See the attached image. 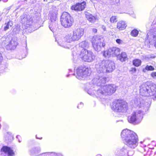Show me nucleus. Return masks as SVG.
Masks as SVG:
<instances>
[{
	"label": "nucleus",
	"mask_w": 156,
	"mask_h": 156,
	"mask_svg": "<svg viewBox=\"0 0 156 156\" xmlns=\"http://www.w3.org/2000/svg\"><path fill=\"white\" fill-rule=\"evenodd\" d=\"M135 105L141 110H139L134 111L130 116L128 117V122L133 124L140 123L143 118V115L144 111L146 112L148 109V103L145 101L140 97L135 98L134 100Z\"/></svg>",
	"instance_id": "obj_1"
},
{
	"label": "nucleus",
	"mask_w": 156,
	"mask_h": 156,
	"mask_svg": "<svg viewBox=\"0 0 156 156\" xmlns=\"http://www.w3.org/2000/svg\"><path fill=\"white\" fill-rule=\"evenodd\" d=\"M121 136L125 144L128 147L134 149L137 146L138 136L133 131L124 129L122 131Z\"/></svg>",
	"instance_id": "obj_2"
},
{
	"label": "nucleus",
	"mask_w": 156,
	"mask_h": 156,
	"mask_svg": "<svg viewBox=\"0 0 156 156\" xmlns=\"http://www.w3.org/2000/svg\"><path fill=\"white\" fill-rule=\"evenodd\" d=\"M95 68L97 73L99 74L109 73L115 69L114 62L109 60L100 61L96 64Z\"/></svg>",
	"instance_id": "obj_3"
},
{
	"label": "nucleus",
	"mask_w": 156,
	"mask_h": 156,
	"mask_svg": "<svg viewBox=\"0 0 156 156\" xmlns=\"http://www.w3.org/2000/svg\"><path fill=\"white\" fill-rule=\"evenodd\" d=\"M120 50L119 48L116 47L110 48L105 51L103 55L105 57L108 58L111 56L117 57L118 59L122 62L127 60V56L125 52H123L120 54Z\"/></svg>",
	"instance_id": "obj_4"
},
{
	"label": "nucleus",
	"mask_w": 156,
	"mask_h": 156,
	"mask_svg": "<svg viewBox=\"0 0 156 156\" xmlns=\"http://www.w3.org/2000/svg\"><path fill=\"white\" fill-rule=\"evenodd\" d=\"M140 93L141 95L145 97L156 95V84L154 83H151L149 85L143 84L140 87Z\"/></svg>",
	"instance_id": "obj_5"
},
{
	"label": "nucleus",
	"mask_w": 156,
	"mask_h": 156,
	"mask_svg": "<svg viewBox=\"0 0 156 156\" xmlns=\"http://www.w3.org/2000/svg\"><path fill=\"white\" fill-rule=\"evenodd\" d=\"M52 10L50 11L49 14V27L53 32L56 30L58 28L57 12L58 8L55 6L52 7Z\"/></svg>",
	"instance_id": "obj_6"
},
{
	"label": "nucleus",
	"mask_w": 156,
	"mask_h": 156,
	"mask_svg": "<svg viewBox=\"0 0 156 156\" xmlns=\"http://www.w3.org/2000/svg\"><path fill=\"white\" fill-rule=\"evenodd\" d=\"M94 88L90 89L88 90V93L91 96L94 95L101 100L105 99L107 96L104 86H95Z\"/></svg>",
	"instance_id": "obj_7"
},
{
	"label": "nucleus",
	"mask_w": 156,
	"mask_h": 156,
	"mask_svg": "<svg viewBox=\"0 0 156 156\" xmlns=\"http://www.w3.org/2000/svg\"><path fill=\"white\" fill-rule=\"evenodd\" d=\"M91 72V70L88 68L81 66L75 69L73 75L77 79L81 80L90 75Z\"/></svg>",
	"instance_id": "obj_8"
},
{
	"label": "nucleus",
	"mask_w": 156,
	"mask_h": 156,
	"mask_svg": "<svg viewBox=\"0 0 156 156\" xmlns=\"http://www.w3.org/2000/svg\"><path fill=\"white\" fill-rule=\"evenodd\" d=\"M128 109L127 104L123 100H118L113 103L112 109L115 112L123 113Z\"/></svg>",
	"instance_id": "obj_9"
},
{
	"label": "nucleus",
	"mask_w": 156,
	"mask_h": 156,
	"mask_svg": "<svg viewBox=\"0 0 156 156\" xmlns=\"http://www.w3.org/2000/svg\"><path fill=\"white\" fill-rule=\"evenodd\" d=\"M77 54H78L82 60L85 62H91L95 58V55L91 51L86 49H82L80 51H78Z\"/></svg>",
	"instance_id": "obj_10"
},
{
	"label": "nucleus",
	"mask_w": 156,
	"mask_h": 156,
	"mask_svg": "<svg viewBox=\"0 0 156 156\" xmlns=\"http://www.w3.org/2000/svg\"><path fill=\"white\" fill-rule=\"evenodd\" d=\"M2 46L5 47L6 49L8 50L15 49L18 44L17 40L14 38H12L9 41V38L2 37Z\"/></svg>",
	"instance_id": "obj_11"
},
{
	"label": "nucleus",
	"mask_w": 156,
	"mask_h": 156,
	"mask_svg": "<svg viewBox=\"0 0 156 156\" xmlns=\"http://www.w3.org/2000/svg\"><path fill=\"white\" fill-rule=\"evenodd\" d=\"M92 42L94 48L97 51H100L105 45L103 38L101 36H94L92 38Z\"/></svg>",
	"instance_id": "obj_12"
},
{
	"label": "nucleus",
	"mask_w": 156,
	"mask_h": 156,
	"mask_svg": "<svg viewBox=\"0 0 156 156\" xmlns=\"http://www.w3.org/2000/svg\"><path fill=\"white\" fill-rule=\"evenodd\" d=\"M61 23L62 26L67 28L72 26L73 22V18L67 12H64L61 18Z\"/></svg>",
	"instance_id": "obj_13"
},
{
	"label": "nucleus",
	"mask_w": 156,
	"mask_h": 156,
	"mask_svg": "<svg viewBox=\"0 0 156 156\" xmlns=\"http://www.w3.org/2000/svg\"><path fill=\"white\" fill-rule=\"evenodd\" d=\"M145 42L147 44H154L156 43V28L151 29L147 31L145 39Z\"/></svg>",
	"instance_id": "obj_14"
},
{
	"label": "nucleus",
	"mask_w": 156,
	"mask_h": 156,
	"mask_svg": "<svg viewBox=\"0 0 156 156\" xmlns=\"http://www.w3.org/2000/svg\"><path fill=\"white\" fill-rule=\"evenodd\" d=\"M106 80L105 77L100 74L92 80V83L96 85L95 86H104V84L106 83Z\"/></svg>",
	"instance_id": "obj_15"
},
{
	"label": "nucleus",
	"mask_w": 156,
	"mask_h": 156,
	"mask_svg": "<svg viewBox=\"0 0 156 156\" xmlns=\"http://www.w3.org/2000/svg\"><path fill=\"white\" fill-rule=\"evenodd\" d=\"M64 40L65 42H63V41H62V39H58L57 41V42L59 45L66 48H67L68 47L65 45L64 43L65 42L70 43L72 41H76L75 38H74L73 35L72 36L71 34H68L66 35L64 38Z\"/></svg>",
	"instance_id": "obj_16"
},
{
	"label": "nucleus",
	"mask_w": 156,
	"mask_h": 156,
	"mask_svg": "<svg viewBox=\"0 0 156 156\" xmlns=\"http://www.w3.org/2000/svg\"><path fill=\"white\" fill-rule=\"evenodd\" d=\"M1 151L2 153L0 156H13L14 154L13 150L7 146H3Z\"/></svg>",
	"instance_id": "obj_17"
},
{
	"label": "nucleus",
	"mask_w": 156,
	"mask_h": 156,
	"mask_svg": "<svg viewBox=\"0 0 156 156\" xmlns=\"http://www.w3.org/2000/svg\"><path fill=\"white\" fill-rule=\"evenodd\" d=\"M84 30L83 28H78L73 31V36L76 41L79 40L83 35Z\"/></svg>",
	"instance_id": "obj_18"
},
{
	"label": "nucleus",
	"mask_w": 156,
	"mask_h": 156,
	"mask_svg": "<svg viewBox=\"0 0 156 156\" xmlns=\"http://www.w3.org/2000/svg\"><path fill=\"white\" fill-rule=\"evenodd\" d=\"M107 95H111L114 93L116 90V86L113 84L106 85L104 86Z\"/></svg>",
	"instance_id": "obj_19"
},
{
	"label": "nucleus",
	"mask_w": 156,
	"mask_h": 156,
	"mask_svg": "<svg viewBox=\"0 0 156 156\" xmlns=\"http://www.w3.org/2000/svg\"><path fill=\"white\" fill-rule=\"evenodd\" d=\"M86 6V3L83 1L82 3H78L71 7V9L78 12L83 10Z\"/></svg>",
	"instance_id": "obj_20"
},
{
	"label": "nucleus",
	"mask_w": 156,
	"mask_h": 156,
	"mask_svg": "<svg viewBox=\"0 0 156 156\" xmlns=\"http://www.w3.org/2000/svg\"><path fill=\"white\" fill-rule=\"evenodd\" d=\"M21 22L22 23L30 26L32 23V19L30 16L24 15L21 16Z\"/></svg>",
	"instance_id": "obj_21"
},
{
	"label": "nucleus",
	"mask_w": 156,
	"mask_h": 156,
	"mask_svg": "<svg viewBox=\"0 0 156 156\" xmlns=\"http://www.w3.org/2000/svg\"><path fill=\"white\" fill-rule=\"evenodd\" d=\"M85 15L87 19L90 22L94 23L98 20V17L96 16H94L87 12H85Z\"/></svg>",
	"instance_id": "obj_22"
},
{
	"label": "nucleus",
	"mask_w": 156,
	"mask_h": 156,
	"mask_svg": "<svg viewBox=\"0 0 156 156\" xmlns=\"http://www.w3.org/2000/svg\"><path fill=\"white\" fill-rule=\"evenodd\" d=\"M127 26L125 22L123 21H120L117 23V28L120 30H124Z\"/></svg>",
	"instance_id": "obj_23"
},
{
	"label": "nucleus",
	"mask_w": 156,
	"mask_h": 156,
	"mask_svg": "<svg viewBox=\"0 0 156 156\" xmlns=\"http://www.w3.org/2000/svg\"><path fill=\"white\" fill-rule=\"evenodd\" d=\"M89 43L86 41H84L79 44V47L82 48V49H86L89 47Z\"/></svg>",
	"instance_id": "obj_24"
},
{
	"label": "nucleus",
	"mask_w": 156,
	"mask_h": 156,
	"mask_svg": "<svg viewBox=\"0 0 156 156\" xmlns=\"http://www.w3.org/2000/svg\"><path fill=\"white\" fill-rule=\"evenodd\" d=\"M13 25V22L11 20H9L8 22L5 23L4 24V30L6 31L10 29Z\"/></svg>",
	"instance_id": "obj_25"
},
{
	"label": "nucleus",
	"mask_w": 156,
	"mask_h": 156,
	"mask_svg": "<svg viewBox=\"0 0 156 156\" xmlns=\"http://www.w3.org/2000/svg\"><path fill=\"white\" fill-rule=\"evenodd\" d=\"M127 150L125 147L122 148L120 151H118V155L121 156H126L127 155Z\"/></svg>",
	"instance_id": "obj_26"
},
{
	"label": "nucleus",
	"mask_w": 156,
	"mask_h": 156,
	"mask_svg": "<svg viewBox=\"0 0 156 156\" xmlns=\"http://www.w3.org/2000/svg\"><path fill=\"white\" fill-rule=\"evenodd\" d=\"M141 63V60L139 59H135L133 60V64L135 66L138 67L140 66Z\"/></svg>",
	"instance_id": "obj_27"
},
{
	"label": "nucleus",
	"mask_w": 156,
	"mask_h": 156,
	"mask_svg": "<svg viewBox=\"0 0 156 156\" xmlns=\"http://www.w3.org/2000/svg\"><path fill=\"white\" fill-rule=\"evenodd\" d=\"M154 68L152 66H147L145 69H143V71L144 73L146 72V70L147 71H153L154 70Z\"/></svg>",
	"instance_id": "obj_28"
},
{
	"label": "nucleus",
	"mask_w": 156,
	"mask_h": 156,
	"mask_svg": "<svg viewBox=\"0 0 156 156\" xmlns=\"http://www.w3.org/2000/svg\"><path fill=\"white\" fill-rule=\"evenodd\" d=\"M39 151V149L38 148L34 147L30 150V152L31 154L33 155L38 153Z\"/></svg>",
	"instance_id": "obj_29"
},
{
	"label": "nucleus",
	"mask_w": 156,
	"mask_h": 156,
	"mask_svg": "<svg viewBox=\"0 0 156 156\" xmlns=\"http://www.w3.org/2000/svg\"><path fill=\"white\" fill-rule=\"evenodd\" d=\"M139 33V32L136 30L134 29L133 30L131 33V35L133 37H136L137 36Z\"/></svg>",
	"instance_id": "obj_30"
},
{
	"label": "nucleus",
	"mask_w": 156,
	"mask_h": 156,
	"mask_svg": "<svg viewBox=\"0 0 156 156\" xmlns=\"http://www.w3.org/2000/svg\"><path fill=\"white\" fill-rule=\"evenodd\" d=\"M110 2L112 4L119 5L120 4V0H111Z\"/></svg>",
	"instance_id": "obj_31"
},
{
	"label": "nucleus",
	"mask_w": 156,
	"mask_h": 156,
	"mask_svg": "<svg viewBox=\"0 0 156 156\" xmlns=\"http://www.w3.org/2000/svg\"><path fill=\"white\" fill-rule=\"evenodd\" d=\"M110 21L111 23H114L117 21V17L116 16H113L110 19Z\"/></svg>",
	"instance_id": "obj_32"
},
{
	"label": "nucleus",
	"mask_w": 156,
	"mask_h": 156,
	"mask_svg": "<svg viewBox=\"0 0 156 156\" xmlns=\"http://www.w3.org/2000/svg\"><path fill=\"white\" fill-rule=\"evenodd\" d=\"M134 154V151L133 150L130 151L127 150V155L128 156H132Z\"/></svg>",
	"instance_id": "obj_33"
},
{
	"label": "nucleus",
	"mask_w": 156,
	"mask_h": 156,
	"mask_svg": "<svg viewBox=\"0 0 156 156\" xmlns=\"http://www.w3.org/2000/svg\"><path fill=\"white\" fill-rule=\"evenodd\" d=\"M151 77L154 78H156V72H153L151 74Z\"/></svg>",
	"instance_id": "obj_34"
},
{
	"label": "nucleus",
	"mask_w": 156,
	"mask_h": 156,
	"mask_svg": "<svg viewBox=\"0 0 156 156\" xmlns=\"http://www.w3.org/2000/svg\"><path fill=\"white\" fill-rule=\"evenodd\" d=\"M116 41L117 43L119 44H122V40L119 39H116Z\"/></svg>",
	"instance_id": "obj_35"
},
{
	"label": "nucleus",
	"mask_w": 156,
	"mask_h": 156,
	"mask_svg": "<svg viewBox=\"0 0 156 156\" xmlns=\"http://www.w3.org/2000/svg\"><path fill=\"white\" fill-rule=\"evenodd\" d=\"M131 71L133 73H135L136 71V69L135 68H131Z\"/></svg>",
	"instance_id": "obj_36"
},
{
	"label": "nucleus",
	"mask_w": 156,
	"mask_h": 156,
	"mask_svg": "<svg viewBox=\"0 0 156 156\" xmlns=\"http://www.w3.org/2000/svg\"><path fill=\"white\" fill-rule=\"evenodd\" d=\"M3 60V57L2 55L0 53V63L1 62V61Z\"/></svg>",
	"instance_id": "obj_37"
},
{
	"label": "nucleus",
	"mask_w": 156,
	"mask_h": 156,
	"mask_svg": "<svg viewBox=\"0 0 156 156\" xmlns=\"http://www.w3.org/2000/svg\"><path fill=\"white\" fill-rule=\"evenodd\" d=\"M92 31L94 33H96L97 32V29H93Z\"/></svg>",
	"instance_id": "obj_38"
},
{
	"label": "nucleus",
	"mask_w": 156,
	"mask_h": 156,
	"mask_svg": "<svg viewBox=\"0 0 156 156\" xmlns=\"http://www.w3.org/2000/svg\"><path fill=\"white\" fill-rule=\"evenodd\" d=\"M31 0H24V1L25 2H26L28 3H30V1Z\"/></svg>",
	"instance_id": "obj_39"
},
{
	"label": "nucleus",
	"mask_w": 156,
	"mask_h": 156,
	"mask_svg": "<svg viewBox=\"0 0 156 156\" xmlns=\"http://www.w3.org/2000/svg\"><path fill=\"white\" fill-rule=\"evenodd\" d=\"M80 108H82L83 106V103L82 102H80Z\"/></svg>",
	"instance_id": "obj_40"
},
{
	"label": "nucleus",
	"mask_w": 156,
	"mask_h": 156,
	"mask_svg": "<svg viewBox=\"0 0 156 156\" xmlns=\"http://www.w3.org/2000/svg\"><path fill=\"white\" fill-rule=\"evenodd\" d=\"M53 153L52 152H48L47 153H46V154H52Z\"/></svg>",
	"instance_id": "obj_41"
},
{
	"label": "nucleus",
	"mask_w": 156,
	"mask_h": 156,
	"mask_svg": "<svg viewBox=\"0 0 156 156\" xmlns=\"http://www.w3.org/2000/svg\"><path fill=\"white\" fill-rule=\"evenodd\" d=\"M36 138L37 139H42V137H41V138H39L37 137V135H36Z\"/></svg>",
	"instance_id": "obj_42"
},
{
	"label": "nucleus",
	"mask_w": 156,
	"mask_h": 156,
	"mask_svg": "<svg viewBox=\"0 0 156 156\" xmlns=\"http://www.w3.org/2000/svg\"><path fill=\"white\" fill-rule=\"evenodd\" d=\"M4 2H6L8 1V0H2Z\"/></svg>",
	"instance_id": "obj_43"
},
{
	"label": "nucleus",
	"mask_w": 156,
	"mask_h": 156,
	"mask_svg": "<svg viewBox=\"0 0 156 156\" xmlns=\"http://www.w3.org/2000/svg\"><path fill=\"white\" fill-rule=\"evenodd\" d=\"M96 156H102V155L101 154H98L96 155Z\"/></svg>",
	"instance_id": "obj_44"
},
{
	"label": "nucleus",
	"mask_w": 156,
	"mask_h": 156,
	"mask_svg": "<svg viewBox=\"0 0 156 156\" xmlns=\"http://www.w3.org/2000/svg\"><path fill=\"white\" fill-rule=\"evenodd\" d=\"M20 30L19 29L18 30H17V32H16L15 33H18L19 31Z\"/></svg>",
	"instance_id": "obj_45"
},
{
	"label": "nucleus",
	"mask_w": 156,
	"mask_h": 156,
	"mask_svg": "<svg viewBox=\"0 0 156 156\" xmlns=\"http://www.w3.org/2000/svg\"><path fill=\"white\" fill-rule=\"evenodd\" d=\"M44 2H47L48 0H43Z\"/></svg>",
	"instance_id": "obj_46"
},
{
	"label": "nucleus",
	"mask_w": 156,
	"mask_h": 156,
	"mask_svg": "<svg viewBox=\"0 0 156 156\" xmlns=\"http://www.w3.org/2000/svg\"><path fill=\"white\" fill-rule=\"evenodd\" d=\"M77 108H80L79 105H78V106H77Z\"/></svg>",
	"instance_id": "obj_47"
},
{
	"label": "nucleus",
	"mask_w": 156,
	"mask_h": 156,
	"mask_svg": "<svg viewBox=\"0 0 156 156\" xmlns=\"http://www.w3.org/2000/svg\"><path fill=\"white\" fill-rule=\"evenodd\" d=\"M154 46L155 47V48H156V43H155L154 44Z\"/></svg>",
	"instance_id": "obj_48"
},
{
	"label": "nucleus",
	"mask_w": 156,
	"mask_h": 156,
	"mask_svg": "<svg viewBox=\"0 0 156 156\" xmlns=\"http://www.w3.org/2000/svg\"><path fill=\"white\" fill-rule=\"evenodd\" d=\"M17 29V28H14L13 29V30H14V31H15V30H16Z\"/></svg>",
	"instance_id": "obj_49"
},
{
	"label": "nucleus",
	"mask_w": 156,
	"mask_h": 156,
	"mask_svg": "<svg viewBox=\"0 0 156 156\" xmlns=\"http://www.w3.org/2000/svg\"><path fill=\"white\" fill-rule=\"evenodd\" d=\"M19 136H19V135H17V136H16V138H18V137H19Z\"/></svg>",
	"instance_id": "obj_50"
},
{
	"label": "nucleus",
	"mask_w": 156,
	"mask_h": 156,
	"mask_svg": "<svg viewBox=\"0 0 156 156\" xmlns=\"http://www.w3.org/2000/svg\"><path fill=\"white\" fill-rule=\"evenodd\" d=\"M69 75H67V76H67V77H68L69 76Z\"/></svg>",
	"instance_id": "obj_51"
},
{
	"label": "nucleus",
	"mask_w": 156,
	"mask_h": 156,
	"mask_svg": "<svg viewBox=\"0 0 156 156\" xmlns=\"http://www.w3.org/2000/svg\"><path fill=\"white\" fill-rule=\"evenodd\" d=\"M19 142H21V141L20 140H19Z\"/></svg>",
	"instance_id": "obj_52"
},
{
	"label": "nucleus",
	"mask_w": 156,
	"mask_h": 156,
	"mask_svg": "<svg viewBox=\"0 0 156 156\" xmlns=\"http://www.w3.org/2000/svg\"><path fill=\"white\" fill-rule=\"evenodd\" d=\"M69 71H71V69H69Z\"/></svg>",
	"instance_id": "obj_53"
},
{
	"label": "nucleus",
	"mask_w": 156,
	"mask_h": 156,
	"mask_svg": "<svg viewBox=\"0 0 156 156\" xmlns=\"http://www.w3.org/2000/svg\"><path fill=\"white\" fill-rule=\"evenodd\" d=\"M26 45H27V42H26Z\"/></svg>",
	"instance_id": "obj_54"
},
{
	"label": "nucleus",
	"mask_w": 156,
	"mask_h": 156,
	"mask_svg": "<svg viewBox=\"0 0 156 156\" xmlns=\"http://www.w3.org/2000/svg\"><path fill=\"white\" fill-rule=\"evenodd\" d=\"M155 98H156V96H155Z\"/></svg>",
	"instance_id": "obj_55"
},
{
	"label": "nucleus",
	"mask_w": 156,
	"mask_h": 156,
	"mask_svg": "<svg viewBox=\"0 0 156 156\" xmlns=\"http://www.w3.org/2000/svg\"><path fill=\"white\" fill-rule=\"evenodd\" d=\"M1 1V0H0V1Z\"/></svg>",
	"instance_id": "obj_56"
}]
</instances>
